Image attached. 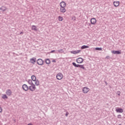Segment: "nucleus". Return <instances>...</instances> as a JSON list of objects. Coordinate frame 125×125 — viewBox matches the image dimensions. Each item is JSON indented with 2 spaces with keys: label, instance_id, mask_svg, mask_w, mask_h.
Segmentation results:
<instances>
[{
  "label": "nucleus",
  "instance_id": "22",
  "mask_svg": "<svg viewBox=\"0 0 125 125\" xmlns=\"http://www.w3.org/2000/svg\"><path fill=\"white\" fill-rule=\"evenodd\" d=\"M58 19L59 21H62L63 20V17L60 16L58 17Z\"/></svg>",
  "mask_w": 125,
  "mask_h": 125
},
{
  "label": "nucleus",
  "instance_id": "26",
  "mask_svg": "<svg viewBox=\"0 0 125 125\" xmlns=\"http://www.w3.org/2000/svg\"><path fill=\"white\" fill-rule=\"evenodd\" d=\"M2 98H3V99H5V98L7 99V96H6L5 94H4L3 95Z\"/></svg>",
  "mask_w": 125,
  "mask_h": 125
},
{
  "label": "nucleus",
  "instance_id": "8",
  "mask_svg": "<svg viewBox=\"0 0 125 125\" xmlns=\"http://www.w3.org/2000/svg\"><path fill=\"white\" fill-rule=\"evenodd\" d=\"M37 62V59L35 57H33L30 60V62L31 64H35Z\"/></svg>",
  "mask_w": 125,
  "mask_h": 125
},
{
  "label": "nucleus",
  "instance_id": "28",
  "mask_svg": "<svg viewBox=\"0 0 125 125\" xmlns=\"http://www.w3.org/2000/svg\"><path fill=\"white\" fill-rule=\"evenodd\" d=\"M118 119H122V115L121 114H119L117 116Z\"/></svg>",
  "mask_w": 125,
  "mask_h": 125
},
{
  "label": "nucleus",
  "instance_id": "11",
  "mask_svg": "<svg viewBox=\"0 0 125 125\" xmlns=\"http://www.w3.org/2000/svg\"><path fill=\"white\" fill-rule=\"evenodd\" d=\"M80 52H81V50H78L77 51H71L70 53H72V54H78V53H80Z\"/></svg>",
  "mask_w": 125,
  "mask_h": 125
},
{
  "label": "nucleus",
  "instance_id": "33",
  "mask_svg": "<svg viewBox=\"0 0 125 125\" xmlns=\"http://www.w3.org/2000/svg\"><path fill=\"white\" fill-rule=\"evenodd\" d=\"M28 125H33L32 124H29Z\"/></svg>",
  "mask_w": 125,
  "mask_h": 125
},
{
  "label": "nucleus",
  "instance_id": "35",
  "mask_svg": "<svg viewBox=\"0 0 125 125\" xmlns=\"http://www.w3.org/2000/svg\"><path fill=\"white\" fill-rule=\"evenodd\" d=\"M122 125L121 124H119V125Z\"/></svg>",
  "mask_w": 125,
  "mask_h": 125
},
{
  "label": "nucleus",
  "instance_id": "18",
  "mask_svg": "<svg viewBox=\"0 0 125 125\" xmlns=\"http://www.w3.org/2000/svg\"><path fill=\"white\" fill-rule=\"evenodd\" d=\"M35 83V85H40V82L39 81V80H35V81H34Z\"/></svg>",
  "mask_w": 125,
  "mask_h": 125
},
{
  "label": "nucleus",
  "instance_id": "10",
  "mask_svg": "<svg viewBox=\"0 0 125 125\" xmlns=\"http://www.w3.org/2000/svg\"><path fill=\"white\" fill-rule=\"evenodd\" d=\"M113 5L115 7H118L120 5V1H114L113 2Z\"/></svg>",
  "mask_w": 125,
  "mask_h": 125
},
{
  "label": "nucleus",
  "instance_id": "34",
  "mask_svg": "<svg viewBox=\"0 0 125 125\" xmlns=\"http://www.w3.org/2000/svg\"><path fill=\"white\" fill-rule=\"evenodd\" d=\"M20 34H23V32H21Z\"/></svg>",
  "mask_w": 125,
  "mask_h": 125
},
{
  "label": "nucleus",
  "instance_id": "20",
  "mask_svg": "<svg viewBox=\"0 0 125 125\" xmlns=\"http://www.w3.org/2000/svg\"><path fill=\"white\" fill-rule=\"evenodd\" d=\"M45 63L46 64H47L48 65H49V64H50V60L48 59H46Z\"/></svg>",
  "mask_w": 125,
  "mask_h": 125
},
{
  "label": "nucleus",
  "instance_id": "16",
  "mask_svg": "<svg viewBox=\"0 0 125 125\" xmlns=\"http://www.w3.org/2000/svg\"><path fill=\"white\" fill-rule=\"evenodd\" d=\"M31 29L33 30V31H38V28H37V27L36 26V25H32Z\"/></svg>",
  "mask_w": 125,
  "mask_h": 125
},
{
  "label": "nucleus",
  "instance_id": "21",
  "mask_svg": "<svg viewBox=\"0 0 125 125\" xmlns=\"http://www.w3.org/2000/svg\"><path fill=\"white\" fill-rule=\"evenodd\" d=\"M0 10H2V11H5V10H6V7L4 6H2L0 8Z\"/></svg>",
  "mask_w": 125,
  "mask_h": 125
},
{
  "label": "nucleus",
  "instance_id": "2",
  "mask_svg": "<svg viewBox=\"0 0 125 125\" xmlns=\"http://www.w3.org/2000/svg\"><path fill=\"white\" fill-rule=\"evenodd\" d=\"M90 90V89H89V88L87 87H84L83 88L82 91L83 93H87V92H88Z\"/></svg>",
  "mask_w": 125,
  "mask_h": 125
},
{
  "label": "nucleus",
  "instance_id": "32",
  "mask_svg": "<svg viewBox=\"0 0 125 125\" xmlns=\"http://www.w3.org/2000/svg\"><path fill=\"white\" fill-rule=\"evenodd\" d=\"M52 62H54L55 63V62H56V61L55 60H53Z\"/></svg>",
  "mask_w": 125,
  "mask_h": 125
},
{
  "label": "nucleus",
  "instance_id": "37",
  "mask_svg": "<svg viewBox=\"0 0 125 125\" xmlns=\"http://www.w3.org/2000/svg\"><path fill=\"white\" fill-rule=\"evenodd\" d=\"M53 52H54V51H52Z\"/></svg>",
  "mask_w": 125,
  "mask_h": 125
},
{
  "label": "nucleus",
  "instance_id": "1",
  "mask_svg": "<svg viewBox=\"0 0 125 125\" xmlns=\"http://www.w3.org/2000/svg\"><path fill=\"white\" fill-rule=\"evenodd\" d=\"M56 78L57 79V80H62V79H63V74H62L60 72L58 74H57Z\"/></svg>",
  "mask_w": 125,
  "mask_h": 125
},
{
  "label": "nucleus",
  "instance_id": "27",
  "mask_svg": "<svg viewBox=\"0 0 125 125\" xmlns=\"http://www.w3.org/2000/svg\"><path fill=\"white\" fill-rule=\"evenodd\" d=\"M95 50H100V51H101L102 50V48L101 47H96L95 48Z\"/></svg>",
  "mask_w": 125,
  "mask_h": 125
},
{
  "label": "nucleus",
  "instance_id": "29",
  "mask_svg": "<svg viewBox=\"0 0 125 125\" xmlns=\"http://www.w3.org/2000/svg\"><path fill=\"white\" fill-rule=\"evenodd\" d=\"M117 94H118L120 96V95H121V91H117Z\"/></svg>",
  "mask_w": 125,
  "mask_h": 125
},
{
  "label": "nucleus",
  "instance_id": "15",
  "mask_svg": "<svg viewBox=\"0 0 125 125\" xmlns=\"http://www.w3.org/2000/svg\"><path fill=\"white\" fill-rule=\"evenodd\" d=\"M6 93L7 95L10 96V95L12 93V92H11V90L8 89L6 91Z\"/></svg>",
  "mask_w": 125,
  "mask_h": 125
},
{
  "label": "nucleus",
  "instance_id": "19",
  "mask_svg": "<svg viewBox=\"0 0 125 125\" xmlns=\"http://www.w3.org/2000/svg\"><path fill=\"white\" fill-rule=\"evenodd\" d=\"M89 48V46L84 45L81 47V49H84L85 48Z\"/></svg>",
  "mask_w": 125,
  "mask_h": 125
},
{
  "label": "nucleus",
  "instance_id": "36",
  "mask_svg": "<svg viewBox=\"0 0 125 125\" xmlns=\"http://www.w3.org/2000/svg\"><path fill=\"white\" fill-rule=\"evenodd\" d=\"M53 52H54V51H52Z\"/></svg>",
  "mask_w": 125,
  "mask_h": 125
},
{
  "label": "nucleus",
  "instance_id": "12",
  "mask_svg": "<svg viewBox=\"0 0 125 125\" xmlns=\"http://www.w3.org/2000/svg\"><path fill=\"white\" fill-rule=\"evenodd\" d=\"M22 89H23V90H25V91H27V90H28V86L26 84H23L22 85Z\"/></svg>",
  "mask_w": 125,
  "mask_h": 125
},
{
  "label": "nucleus",
  "instance_id": "6",
  "mask_svg": "<svg viewBox=\"0 0 125 125\" xmlns=\"http://www.w3.org/2000/svg\"><path fill=\"white\" fill-rule=\"evenodd\" d=\"M76 62L79 64H82L83 62V59L82 58H79L76 59Z\"/></svg>",
  "mask_w": 125,
  "mask_h": 125
},
{
  "label": "nucleus",
  "instance_id": "31",
  "mask_svg": "<svg viewBox=\"0 0 125 125\" xmlns=\"http://www.w3.org/2000/svg\"><path fill=\"white\" fill-rule=\"evenodd\" d=\"M1 112H2V108L1 107H0V113H1Z\"/></svg>",
  "mask_w": 125,
  "mask_h": 125
},
{
  "label": "nucleus",
  "instance_id": "5",
  "mask_svg": "<svg viewBox=\"0 0 125 125\" xmlns=\"http://www.w3.org/2000/svg\"><path fill=\"white\" fill-rule=\"evenodd\" d=\"M65 7H60V12L61 13H65L66 12V8Z\"/></svg>",
  "mask_w": 125,
  "mask_h": 125
},
{
  "label": "nucleus",
  "instance_id": "14",
  "mask_svg": "<svg viewBox=\"0 0 125 125\" xmlns=\"http://www.w3.org/2000/svg\"><path fill=\"white\" fill-rule=\"evenodd\" d=\"M116 111L117 113H123L124 110L122 108H116Z\"/></svg>",
  "mask_w": 125,
  "mask_h": 125
},
{
  "label": "nucleus",
  "instance_id": "30",
  "mask_svg": "<svg viewBox=\"0 0 125 125\" xmlns=\"http://www.w3.org/2000/svg\"><path fill=\"white\" fill-rule=\"evenodd\" d=\"M68 115H69V112H66V114H65L66 117H68Z\"/></svg>",
  "mask_w": 125,
  "mask_h": 125
},
{
  "label": "nucleus",
  "instance_id": "4",
  "mask_svg": "<svg viewBox=\"0 0 125 125\" xmlns=\"http://www.w3.org/2000/svg\"><path fill=\"white\" fill-rule=\"evenodd\" d=\"M37 64L38 65H40L41 66L43 64V61H42V59H39L38 60H37Z\"/></svg>",
  "mask_w": 125,
  "mask_h": 125
},
{
  "label": "nucleus",
  "instance_id": "23",
  "mask_svg": "<svg viewBox=\"0 0 125 125\" xmlns=\"http://www.w3.org/2000/svg\"><path fill=\"white\" fill-rule=\"evenodd\" d=\"M78 67L81 68V69H84V65L79 64Z\"/></svg>",
  "mask_w": 125,
  "mask_h": 125
},
{
  "label": "nucleus",
  "instance_id": "17",
  "mask_svg": "<svg viewBox=\"0 0 125 125\" xmlns=\"http://www.w3.org/2000/svg\"><path fill=\"white\" fill-rule=\"evenodd\" d=\"M31 79L33 82H35V81L37 80V78L35 76V75H32L31 76Z\"/></svg>",
  "mask_w": 125,
  "mask_h": 125
},
{
  "label": "nucleus",
  "instance_id": "7",
  "mask_svg": "<svg viewBox=\"0 0 125 125\" xmlns=\"http://www.w3.org/2000/svg\"><path fill=\"white\" fill-rule=\"evenodd\" d=\"M29 89L31 91H35L36 90V86L33 84L29 86Z\"/></svg>",
  "mask_w": 125,
  "mask_h": 125
},
{
  "label": "nucleus",
  "instance_id": "13",
  "mask_svg": "<svg viewBox=\"0 0 125 125\" xmlns=\"http://www.w3.org/2000/svg\"><path fill=\"white\" fill-rule=\"evenodd\" d=\"M112 53H113V54H121V53H122L121 52V51H111Z\"/></svg>",
  "mask_w": 125,
  "mask_h": 125
},
{
  "label": "nucleus",
  "instance_id": "25",
  "mask_svg": "<svg viewBox=\"0 0 125 125\" xmlns=\"http://www.w3.org/2000/svg\"><path fill=\"white\" fill-rule=\"evenodd\" d=\"M72 64L73 65V66H74V67H79V64H77L75 62H73Z\"/></svg>",
  "mask_w": 125,
  "mask_h": 125
},
{
  "label": "nucleus",
  "instance_id": "9",
  "mask_svg": "<svg viewBox=\"0 0 125 125\" xmlns=\"http://www.w3.org/2000/svg\"><path fill=\"white\" fill-rule=\"evenodd\" d=\"M66 2H65L64 1H62L60 3V7H66Z\"/></svg>",
  "mask_w": 125,
  "mask_h": 125
},
{
  "label": "nucleus",
  "instance_id": "24",
  "mask_svg": "<svg viewBox=\"0 0 125 125\" xmlns=\"http://www.w3.org/2000/svg\"><path fill=\"white\" fill-rule=\"evenodd\" d=\"M28 83L31 85L34 84V83H33V81H32V80H28Z\"/></svg>",
  "mask_w": 125,
  "mask_h": 125
},
{
  "label": "nucleus",
  "instance_id": "3",
  "mask_svg": "<svg viewBox=\"0 0 125 125\" xmlns=\"http://www.w3.org/2000/svg\"><path fill=\"white\" fill-rule=\"evenodd\" d=\"M97 22V21H96V19L94 18H93L90 20V22L92 25H95Z\"/></svg>",
  "mask_w": 125,
  "mask_h": 125
}]
</instances>
